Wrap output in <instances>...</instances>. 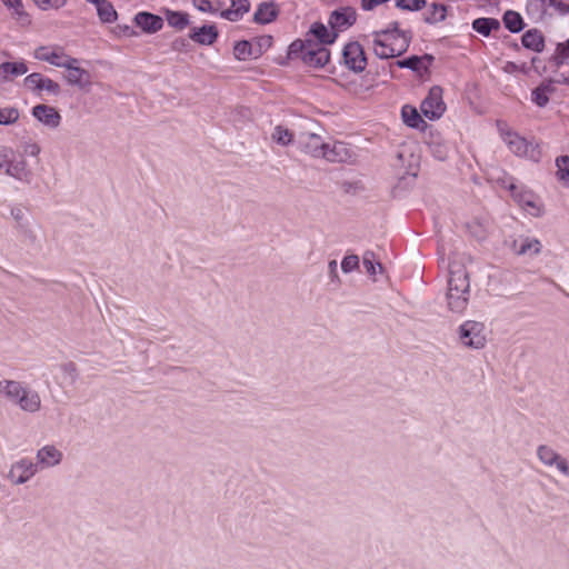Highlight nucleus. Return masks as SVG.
Returning <instances> with one entry per match:
<instances>
[{
	"label": "nucleus",
	"instance_id": "obj_14",
	"mask_svg": "<svg viewBox=\"0 0 569 569\" xmlns=\"http://www.w3.org/2000/svg\"><path fill=\"white\" fill-rule=\"evenodd\" d=\"M24 84L34 92L47 91L58 96L61 91L60 84L39 72H33L24 78Z\"/></svg>",
	"mask_w": 569,
	"mask_h": 569
},
{
	"label": "nucleus",
	"instance_id": "obj_22",
	"mask_svg": "<svg viewBox=\"0 0 569 569\" xmlns=\"http://www.w3.org/2000/svg\"><path fill=\"white\" fill-rule=\"evenodd\" d=\"M510 248L518 256H535L541 251V243L538 239L525 237L520 239H513Z\"/></svg>",
	"mask_w": 569,
	"mask_h": 569
},
{
	"label": "nucleus",
	"instance_id": "obj_29",
	"mask_svg": "<svg viewBox=\"0 0 569 569\" xmlns=\"http://www.w3.org/2000/svg\"><path fill=\"white\" fill-rule=\"evenodd\" d=\"M521 42L525 48L536 52H541L545 47L543 36L537 29L526 31L522 36Z\"/></svg>",
	"mask_w": 569,
	"mask_h": 569
},
{
	"label": "nucleus",
	"instance_id": "obj_48",
	"mask_svg": "<svg viewBox=\"0 0 569 569\" xmlns=\"http://www.w3.org/2000/svg\"><path fill=\"white\" fill-rule=\"evenodd\" d=\"M40 150V146L36 142H27L23 144V153L27 156L38 157Z\"/></svg>",
	"mask_w": 569,
	"mask_h": 569
},
{
	"label": "nucleus",
	"instance_id": "obj_34",
	"mask_svg": "<svg viewBox=\"0 0 569 569\" xmlns=\"http://www.w3.org/2000/svg\"><path fill=\"white\" fill-rule=\"evenodd\" d=\"M556 177L560 183L569 188V156H560L556 159Z\"/></svg>",
	"mask_w": 569,
	"mask_h": 569
},
{
	"label": "nucleus",
	"instance_id": "obj_31",
	"mask_svg": "<svg viewBox=\"0 0 569 569\" xmlns=\"http://www.w3.org/2000/svg\"><path fill=\"white\" fill-rule=\"evenodd\" d=\"M232 7L239 3L234 9H226L221 12V17L229 21H238L244 13L250 10V2L248 0H231Z\"/></svg>",
	"mask_w": 569,
	"mask_h": 569
},
{
	"label": "nucleus",
	"instance_id": "obj_59",
	"mask_svg": "<svg viewBox=\"0 0 569 569\" xmlns=\"http://www.w3.org/2000/svg\"><path fill=\"white\" fill-rule=\"evenodd\" d=\"M420 59H422V66L423 64H427L428 67L432 63L433 61V57L431 54H425L422 57H420Z\"/></svg>",
	"mask_w": 569,
	"mask_h": 569
},
{
	"label": "nucleus",
	"instance_id": "obj_41",
	"mask_svg": "<svg viewBox=\"0 0 569 569\" xmlns=\"http://www.w3.org/2000/svg\"><path fill=\"white\" fill-rule=\"evenodd\" d=\"M19 110L14 107L0 108V126H10L19 120Z\"/></svg>",
	"mask_w": 569,
	"mask_h": 569
},
{
	"label": "nucleus",
	"instance_id": "obj_23",
	"mask_svg": "<svg viewBox=\"0 0 569 569\" xmlns=\"http://www.w3.org/2000/svg\"><path fill=\"white\" fill-rule=\"evenodd\" d=\"M189 38L199 44L210 46L217 40L218 30L213 24L193 28L189 33Z\"/></svg>",
	"mask_w": 569,
	"mask_h": 569
},
{
	"label": "nucleus",
	"instance_id": "obj_16",
	"mask_svg": "<svg viewBox=\"0 0 569 569\" xmlns=\"http://www.w3.org/2000/svg\"><path fill=\"white\" fill-rule=\"evenodd\" d=\"M357 20V12L351 7L335 10L330 14L329 23L333 30L342 31L351 27Z\"/></svg>",
	"mask_w": 569,
	"mask_h": 569
},
{
	"label": "nucleus",
	"instance_id": "obj_21",
	"mask_svg": "<svg viewBox=\"0 0 569 569\" xmlns=\"http://www.w3.org/2000/svg\"><path fill=\"white\" fill-rule=\"evenodd\" d=\"M557 80H543L537 88L531 92V101L540 108L548 104L549 98L556 92L555 83Z\"/></svg>",
	"mask_w": 569,
	"mask_h": 569
},
{
	"label": "nucleus",
	"instance_id": "obj_52",
	"mask_svg": "<svg viewBox=\"0 0 569 569\" xmlns=\"http://www.w3.org/2000/svg\"><path fill=\"white\" fill-rule=\"evenodd\" d=\"M10 152V149L6 147H0V169L8 163Z\"/></svg>",
	"mask_w": 569,
	"mask_h": 569
},
{
	"label": "nucleus",
	"instance_id": "obj_3",
	"mask_svg": "<svg viewBox=\"0 0 569 569\" xmlns=\"http://www.w3.org/2000/svg\"><path fill=\"white\" fill-rule=\"evenodd\" d=\"M288 56L290 59L299 58L309 67H325L330 59V52L325 47L312 40H296L289 46Z\"/></svg>",
	"mask_w": 569,
	"mask_h": 569
},
{
	"label": "nucleus",
	"instance_id": "obj_13",
	"mask_svg": "<svg viewBox=\"0 0 569 569\" xmlns=\"http://www.w3.org/2000/svg\"><path fill=\"white\" fill-rule=\"evenodd\" d=\"M355 157L353 150L343 141L326 142L322 159L330 162H348Z\"/></svg>",
	"mask_w": 569,
	"mask_h": 569
},
{
	"label": "nucleus",
	"instance_id": "obj_50",
	"mask_svg": "<svg viewBox=\"0 0 569 569\" xmlns=\"http://www.w3.org/2000/svg\"><path fill=\"white\" fill-rule=\"evenodd\" d=\"M329 276L332 282L340 283V278L338 276V263L336 260H331L328 263Z\"/></svg>",
	"mask_w": 569,
	"mask_h": 569
},
{
	"label": "nucleus",
	"instance_id": "obj_38",
	"mask_svg": "<svg viewBox=\"0 0 569 569\" xmlns=\"http://www.w3.org/2000/svg\"><path fill=\"white\" fill-rule=\"evenodd\" d=\"M98 16L103 23H111L117 19V11L113 6L104 0L103 2H98L97 9Z\"/></svg>",
	"mask_w": 569,
	"mask_h": 569
},
{
	"label": "nucleus",
	"instance_id": "obj_2",
	"mask_svg": "<svg viewBox=\"0 0 569 569\" xmlns=\"http://www.w3.org/2000/svg\"><path fill=\"white\" fill-rule=\"evenodd\" d=\"M497 129L500 137L515 156L528 158L535 162L540 161L541 150L538 143L528 141L526 138L513 131L505 121L498 120Z\"/></svg>",
	"mask_w": 569,
	"mask_h": 569
},
{
	"label": "nucleus",
	"instance_id": "obj_8",
	"mask_svg": "<svg viewBox=\"0 0 569 569\" xmlns=\"http://www.w3.org/2000/svg\"><path fill=\"white\" fill-rule=\"evenodd\" d=\"M38 472V465L28 458L13 462L8 472L11 483L19 486L28 482Z\"/></svg>",
	"mask_w": 569,
	"mask_h": 569
},
{
	"label": "nucleus",
	"instance_id": "obj_60",
	"mask_svg": "<svg viewBox=\"0 0 569 569\" xmlns=\"http://www.w3.org/2000/svg\"><path fill=\"white\" fill-rule=\"evenodd\" d=\"M87 2H91V3H94L96 7L98 8V2H103L104 0H86Z\"/></svg>",
	"mask_w": 569,
	"mask_h": 569
},
{
	"label": "nucleus",
	"instance_id": "obj_35",
	"mask_svg": "<svg viewBox=\"0 0 569 569\" xmlns=\"http://www.w3.org/2000/svg\"><path fill=\"white\" fill-rule=\"evenodd\" d=\"M503 23L506 26V28L510 31V32H519L523 29V20H522V17L516 12V11H512V10H508L505 12L503 14Z\"/></svg>",
	"mask_w": 569,
	"mask_h": 569
},
{
	"label": "nucleus",
	"instance_id": "obj_6",
	"mask_svg": "<svg viewBox=\"0 0 569 569\" xmlns=\"http://www.w3.org/2000/svg\"><path fill=\"white\" fill-rule=\"evenodd\" d=\"M460 342L471 349H482L487 343L486 328L482 322L468 320L458 330Z\"/></svg>",
	"mask_w": 569,
	"mask_h": 569
},
{
	"label": "nucleus",
	"instance_id": "obj_20",
	"mask_svg": "<svg viewBox=\"0 0 569 569\" xmlns=\"http://www.w3.org/2000/svg\"><path fill=\"white\" fill-rule=\"evenodd\" d=\"M66 56L61 48L50 49L48 47H39L34 51V58L40 61H46L52 66L63 68L66 64Z\"/></svg>",
	"mask_w": 569,
	"mask_h": 569
},
{
	"label": "nucleus",
	"instance_id": "obj_28",
	"mask_svg": "<svg viewBox=\"0 0 569 569\" xmlns=\"http://www.w3.org/2000/svg\"><path fill=\"white\" fill-rule=\"evenodd\" d=\"M403 122L413 129L425 130L427 127L426 121L421 118L416 108L411 106H403L401 110Z\"/></svg>",
	"mask_w": 569,
	"mask_h": 569
},
{
	"label": "nucleus",
	"instance_id": "obj_49",
	"mask_svg": "<svg viewBox=\"0 0 569 569\" xmlns=\"http://www.w3.org/2000/svg\"><path fill=\"white\" fill-rule=\"evenodd\" d=\"M13 382L14 380L10 379L0 380V396H3L6 400L9 397Z\"/></svg>",
	"mask_w": 569,
	"mask_h": 569
},
{
	"label": "nucleus",
	"instance_id": "obj_53",
	"mask_svg": "<svg viewBox=\"0 0 569 569\" xmlns=\"http://www.w3.org/2000/svg\"><path fill=\"white\" fill-rule=\"evenodd\" d=\"M383 3L380 0H361V7L363 10H372L377 6Z\"/></svg>",
	"mask_w": 569,
	"mask_h": 569
},
{
	"label": "nucleus",
	"instance_id": "obj_45",
	"mask_svg": "<svg viewBox=\"0 0 569 569\" xmlns=\"http://www.w3.org/2000/svg\"><path fill=\"white\" fill-rule=\"evenodd\" d=\"M359 267V258L356 254H349L343 258L341 269L345 273H349Z\"/></svg>",
	"mask_w": 569,
	"mask_h": 569
},
{
	"label": "nucleus",
	"instance_id": "obj_9",
	"mask_svg": "<svg viewBox=\"0 0 569 569\" xmlns=\"http://www.w3.org/2000/svg\"><path fill=\"white\" fill-rule=\"evenodd\" d=\"M446 110L442 100V89L435 86L430 89L428 97L421 103V111L430 120L439 119Z\"/></svg>",
	"mask_w": 569,
	"mask_h": 569
},
{
	"label": "nucleus",
	"instance_id": "obj_58",
	"mask_svg": "<svg viewBox=\"0 0 569 569\" xmlns=\"http://www.w3.org/2000/svg\"><path fill=\"white\" fill-rule=\"evenodd\" d=\"M389 40V43L393 44V47H399V43L401 42V37L395 36V37H387Z\"/></svg>",
	"mask_w": 569,
	"mask_h": 569
},
{
	"label": "nucleus",
	"instance_id": "obj_15",
	"mask_svg": "<svg viewBox=\"0 0 569 569\" xmlns=\"http://www.w3.org/2000/svg\"><path fill=\"white\" fill-rule=\"evenodd\" d=\"M298 143L301 150L313 158H322L326 142L317 133L302 132L299 136Z\"/></svg>",
	"mask_w": 569,
	"mask_h": 569
},
{
	"label": "nucleus",
	"instance_id": "obj_62",
	"mask_svg": "<svg viewBox=\"0 0 569 569\" xmlns=\"http://www.w3.org/2000/svg\"><path fill=\"white\" fill-rule=\"evenodd\" d=\"M239 7V3H236V8ZM229 9H234V7H230Z\"/></svg>",
	"mask_w": 569,
	"mask_h": 569
},
{
	"label": "nucleus",
	"instance_id": "obj_61",
	"mask_svg": "<svg viewBox=\"0 0 569 569\" xmlns=\"http://www.w3.org/2000/svg\"><path fill=\"white\" fill-rule=\"evenodd\" d=\"M377 266H378L379 270H382V266L380 262H377Z\"/></svg>",
	"mask_w": 569,
	"mask_h": 569
},
{
	"label": "nucleus",
	"instance_id": "obj_32",
	"mask_svg": "<svg viewBox=\"0 0 569 569\" xmlns=\"http://www.w3.org/2000/svg\"><path fill=\"white\" fill-rule=\"evenodd\" d=\"M503 174L505 178L502 180V184L510 190L515 200H517L522 206L535 207V202L529 199L530 194L519 191L518 187L513 183L512 178L508 177L506 173Z\"/></svg>",
	"mask_w": 569,
	"mask_h": 569
},
{
	"label": "nucleus",
	"instance_id": "obj_25",
	"mask_svg": "<svg viewBox=\"0 0 569 569\" xmlns=\"http://www.w3.org/2000/svg\"><path fill=\"white\" fill-rule=\"evenodd\" d=\"M10 214L16 222V227L21 234L27 238L33 239L30 221L27 214L26 209L21 207H13L10 210Z\"/></svg>",
	"mask_w": 569,
	"mask_h": 569
},
{
	"label": "nucleus",
	"instance_id": "obj_7",
	"mask_svg": "<svg viewBox=\"0 0 569 569\" xmlns=\"http://www.w3.org/2000/svg\"><path fill=\"white\" fill-rule=\"evenodd\" d=\"M539 461L547 468H556L561 475L569 478V462L558 453L553 448L547 445H540L537 448Z\"/></svg>",
	"mask_w": 569,
	"mask_h": 569
},
{
	"label": "nucleus",
	"instance_id": "obj_43",
	"mask_svg": "<svg viewBox=\"0 0 569 569\" xmlns=\"http://www.w3.org/2000/svg\"><path fill=\"white\" fill-rule=\"evenodd\" d=\"M233 53H234V57L238 60H246L251 54V44H250V42H248L246 40L238 41L234 44Z\"/></svg>",
	"mask_w": 569,
	"mask_h": 569
},
{
	"label": "nucleus",
	"instance_id": "obj_54",
	"mask_svg": "<svg viewBox=\"0 0 569 569\" xmlns=\"http://www.w3.org/2000/svg\"><path fill=\"white\" fill-rule=\"evenodd\" d=\"M198 9L203 12H212V4L209 0H200V4L198 6Z\"/></svg>",
	"mask_w": 569,
	"mask_h": 569
},
{
	"label": "nucleus",
	"instance_id": "obj_4",
	"mask_svg": "<svg viewBox=\"0 0 569 569\" xmlns=\"http://www.w3.org/2000/svg\"><path fill=\"white\" fill-rule=\"evenodd\" d=\"M7 401L27 413H36L42 407L39 392L18 380H14Z\"/></svg>",
	"mask_w": 569,
	"mask_h": 569
},
{
	"label": "nucleus",
	"instance_id": "obj_18",
	"mask_svg": "<svg viewBox=\"0 0 569 569\" xmlns=\"http://www.w3.org/2000/svg\"><path fill=\"white\" fill-rule=\"evenodd\" d=\"M62 452L53 445H47L37 451L38 468H51L59 465L62 460Z\"/></svg>",
	"mask_w": 569,
	"mask_h": 569
},
{
	"label": "nucleus",
	"instance_id": "obj_36",
	"mask_svg": "<svg viewBox=\"0 0 569 569\" xmlns=\"http://www.w3.org/2000/svg\"><path fill=\"white\" fill-rule=\"evenodd\" d=\"M6 166V173L10 177L23 180L29 176V170L27 169V163L24 160H19L16 162H10L8 160V163Z\"/></svg>",
	"mask_w": 569,
	"mask_h": 569
},
{
	"label": "nucleus",
	"instance_id": "obj_47",
	"mask_svg": "<svg viewBox=\"0 0 569 569\" xmlns=\"http://www.w3.org/2000/svg\"><path fill=\"white\" fill-rule=\"evenodd\" d=\"M375 260V253L372 251H366L362 258L363 267L368 274L375 276L376 274V264L373 262Z\"/></svg>",
	"mask_w": 569,
	"mask_h": 569
},
{
	"label": "nucleus",
	"instance_id": "obj_17",
	"mask_svg": "<svg viewBox=\"0 0 569 569\" xmlns=\"http://www.w3.org/2000/svg\"><path fill=\"white\" fill-rule=\"evenodd\" d=\"M32 116L49 128H58L61 122V116L58 110L48 104H37L32 108Z\"/></svg>",
	"mask_w": 569,
	"mask_h": 569
},
{
	"label": "nucleus",
	"instance_id": "obj_51",
	"mask_svg": "<svg viewBox=\"0 0 569 569\" xmlns=\"http://www.w3.org/2000/svg\"><path fill=\"white\" fill-rule=\"evenodd\" d=\"M172 49L176 51H182L186 50V48L189 46L188 40L183 38H178L172 42Z\"/></svg>",
	"mask_w": 569,
	"mask_h": 569
},
{
	"label": "nucleus",
	"instance_id": "obj_46",
	"mask_svg": "<svg viewBox=\"0 0 569 569\" xmlns=\"http://www.w3.org/2000/svg\"><path fill=\"white\" fill-rule=\"evenodd\" d=\"M42 10L59 9L67 3V0H33Z\"/></svg>",
	"mask_w": 569,
	"mask_h": 569
},
{
	"label": "nucleus",
	"instance_id": "obj_42",
	"mask_svg": "<svg viewBox=\"0 0 569 569\" xmlns=\"http://www.w3.org/2000/svg\"><path fill=\"white\" fill-rule=\"evenodd\" d=\"M396 7L401 10L418 11L426 7V0H397Z\"/></svg>",
	"mask_w": 569,
	"mask_h": 569
},
{
	"label": "nucleus",
	"instance_id": "obj_56",
	"mask_svg": "<svg viewBox=\"0 0 569 569\" xmlns=\"http://www.w3.org/2000/svg\"><path fill=\"white\" fill-rule=\"evenodd\" d=\"M118 28L121 30L122 34H124L127 37H132L136 34V31L129 26H123V27L119 26Z\"/></svg>",
	"mask_w": 569,
	"mask_h": 569
},
{
	"label": "nucleus",
	"instance_id": "obj_44",
	"mask_svg": "<svg viewBox=\"0 0 569 569\" xmlns=\"http://www.w3.org/2000/svg\"><path fill=\"white\" fill-rule=\"evenodd\" d=\"M60 369L64 377L68 378L71 383L76 382V380L78 379V368L74 362H64L60 366Z\"/></svg>",
	"mask_w": 569,
	"mask_h": 569
},
{
	"label": "nucleus",
	"instance_id": "obj_30",
	"mask_svg": "<svg viewBox=\"0 0 569 569\" xmlns=\"http://www.w3.org/2000/svg\"><path fill=\"white\" fill-rule=\"evenodd\" d=\"M472 28L483 37H488L491 31L500 29V22L495 18H478L473 20Z\"/></svg>",
	"mask_w": 569,
	"mask_h": 569
},
{
	"label": "nucleus",
	"instance_id": "obj_10",
	"mask_svg": "<svg viewBox=\"0 0 569 569\" xmlns=\"http://www.w3.org/2000/svg\"><path fill=\"white\" fill-rule=\"evenodd\" d=\"M63 68L68 71L66 80L70 86H74L80 89L91 86V74L88 70L78 66V59L67 57Z\"/></svg>",
	"mask_w": 569,
	"mask_h": 569
},
{
	"label": "nucleus",
	"instance_id": "obj_27",
	"mask_svg": "<svg viewBox=\"0 0 569 569\" xmlns=\"http://www.w3.org/2000/svg\"><path fill=\"white\" fill-rule=\"evenodd\" d=\"M447 12V6L432 2L423 13V21L428 24H437L446 19Z\"/></svg>",
	"mask_w": 569,
	"mask_h": 569
},
{
	"label": "nucleus",
	"instance_id": "obj_57",
	"mask_svg": "<svg viewBox=\"0 0 569 569\" xmlns=\"http://www.w3.org/2000/svg\"><path fill=\"white\" fill-rule=\"evenodd\" d=\"M3 2L10 8H18L21 4V0H3Z\"/></svg>",
	"mask_w": 569,
	"mask_h": 569
},
{
	"label": "nucleus",
	"instance_id": "obj_24",
	"mask_svg": "<svg viewBox=\"0 0 569 569\" xmlns=\"http://www.w3.org/2000/svg\"><path fill=\"white\" fill-rule=\"evenodd\" d=\"M279 8L273 2H262L253 14V21L259 24H267L277 19Z\"/></svg>",
	"mask_w": 569,
	"mask_h": 569
},
{
	"label": "nucleus",
	"instance_id": "obj_1",
	"mask_svg": "<svg viewBox=\"0 0 569 569\" xmlns=\"http://www.w3.org/2000/svg\"><path fill=\"white\" fill-rule=\"evenodd\" d=\"M470 280L466 267L452 261L449 263L447 307L451 312L462 313L469 303Z\"/></svg>",
	"mask_w": 569,
	"mask_h": 569
},
{
	"label": "nucleus",
	"instance_id": "obj_26",
	"mask_svg": "<svg viewBox=\"0 0 569 569\" xmlns=\"http://www.w3.org/2000/svg\"><path fill=\"white\" fill-rule=\"evenodd\" d=\"M28 72V67L23 61L2 62L0 64V81H9L11 77L22 76Z\"/></svg>",
	"mask_w": 569,
	"mask_h": 569
},
{
	"label": "nucleus",
	"instance_id": "obj_39",
	"mask_svg": "<svg viewBox=\"0 0 569 569\" xmlns=\"http://www.w3.org/2000/svg\"><path fill=\"white\" fill-rule=\"evenodd\" d=\"M397 66L399 68H407L418 73L426 72L428 70V66H422V59L418 56H412L403 60L397 61Z\"/></svg>",
	"mask_w": 569,
	"mask_h": 569
},
{
	"label": "nucleus",
	"instance_id": "obj_40",
	"mask_svg": "<svg viewBox=\"0 0 569 569\" xmlns=\"http://www.w3.org/2000/svg\"><path fill=\"white\" fill-rule=\"evenodd\" d=\"M271 139L280 146H288L293 140V133L282 126H277L271 134Z\"/></svg>",
	"mask_w": 569,
	"mask_h": 569
},
{
	"label": "nucleus",
	"instance_id": "obj_5",
	"mask_svg": "<svg viewBox=\"0 0 569 569\" xmlns=\"http://www.w3.org/2000/svg\"><path fill=\"white\" fill-rule=\"evenodd\" d=\"M391 34L390 29H385L380 31H375L372 33V47L375 54L380 59H389L393 57H399L407 51L410 44L411 34L410 32L401 33V42L399 47H393V44L389 43L387 37Z\"/></svg>",
	"mask_w": 569,
	"mask_h": 569
},
{
	"label": "nucleus",
	"instance_id": "obj_37",
	"mask_svg": "<svg viewBox=\"0 0 569 569\" xmlns=\"http://www.w3.org/2000/svg\"><path fill=\"white\" fill-rule=\"evenodd\" d=\"M168 24L178 30H183L189 24V16L179 11H167Z\"/></svg>",
	"mask_w": 569,
	"mask_h": 569
},
{
	"label": "nucleus",
	"instance_id": "obj_19",
	"mask_svg": "<svg viewBox=\"0 0 569 569\" xmlns=\"http://www.w3.org/2000/svg\"><path fill=\"white\" fill-rule=\"evenodd\" d=\"M133 21L146 33H156L163 27L161 17L146 11L137 13Z\"/></svg>",
	"mask_w": 569,
	"mask_h": 569
},
{
	"label": "nucleus",
	"instance_id": "obj_33",
	"mask_svg": "<svg viewBox=\"0 0 569 569\" xmlns=\"http://www.w3.org/2000/svg\"><path fill=\"white\" fill-rule=\"evenodd\" d=\"M310 33H312L319 40L318 43L321 46L332 43L337 38L336 32H329L327 27L319 22H316L311 26Z\"/></svg>",
	"mask_w": 569,
	"mask_h": 569
},
{
	"label": "nucleus",
	"instance_id": "obj_55",
	"mask_svg": "<svg viewBox=\"0 0 569 569\" xmlns=\"http://www.w3.org/2000/svg\"><path fill=\"white\" fill-rule=\"evenodd\" d=\"M387 29L391 30V34H389V37H395V36L401 37V33L403 32V31L399 30V23L397 21L391 22Z\"/></svg>",
	"mask_w": 569,
	"mask_h": 569
},
{
	"label": "nucleus",
	"instance_id": "obj_11",
	"mask_svg": "<svg viewBox=\"0 0 569 569\" xmlns=\"http://www.w3.org/2000/svg\"><path fill=\"white\" fill-rule=\"evenodd\" d=\"M550 61L559 72L558 83L569 84V39L557 44Z\"/></svg>",
	"mask_w": 569,
	"mask_h": 569
},
{
	"label": "nucleus",
	"instance_id": "obj_12",
	"mask_svg": "<svg viewBox=\"0 0 569 569\" xmlns=\"http://www.w3.org/2000/svg\"><path fill=\"white\" fill-rule=\"evenodd\" d=\"M343 62L353 72H362L367 66V58L359 42L347 43L342 51Z\"/></svg>",
	"mask_w": 569,
	"mask_h": 569
}]
</instances>
